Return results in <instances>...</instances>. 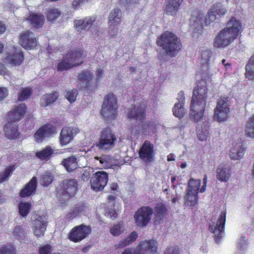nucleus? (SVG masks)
I'll list each match as a JSON object with an SVG mask.
<instances>
[{"mask_svg": "<svg viewBox=\"0 0 254 254\" xmlns=\"http://www.w3.org/2000/svg\"><path fill=\"white\" fill-rule=\"evenodd\" d=\"M207 92V80L201 79L198 80L193 89L190 105V116L195 122H198L203 117Z\"/></svg>", "mask_w": 254, "mask_h": 254, "instance_id": "f257e3e1", "label": "nucleus"}, {"mask_svg": "<svg viewBox=\"0 0 254 254\" xmlns=\"http://www.w3.org/2000/svg\"><path fill=\"white\" fill-rule=\"evenodd\" d=\"M241 28V22L234 17H231L227 23V27L221 30L214 38V46L223 48L229 46L237 38Z\"/></svg>", "mask_w": 254, "mask_h": 254, "instance_id": "f03ea898", "label": "nucleus"}, {"mask_svg": "<svg viewBox=\"0 0 254 254\" xmlns=\"http://www.w3.org/2000/svg\"><path fill=\"white\" fill-rule=\"evenodd\" d=\"M156 45L161 47L164 53L171 58L176 57L182 48L180 38L174 33L164 31L156 39Z\"/></svg>", "mask_w": 254, "mask_h": 254, "instance_id": "7ed1b4c3", "label": "nucleus"}, {"mask_svg": "<svg viewBox=\"0 0 254 254\" xmlns=\"http://www.w3.org/2000/svg\"><path fill=\"white\" fill-rule=\"evenodd\" d=\"M118 109L116 96L113 93H109L105 97L102 105L101 114L104 120L109 121L116 119L117 116Z\"/></svg>", "mask_w": 254, "mask_h": 254, "instance_id": "20e7f679", "label": "nucleus"}, {"mask_svg": "<svg viewBox=\"0 0 254 254\" xmlns=\"http://www.w3.org/2000/svg\"><path fill=\"white\" fill-rule=\"evenodd\" d=\"M117 139L115 134L109 127L103 128L101 131L98 141L94 144L99 150H108L115 146Z\"/></svg>", "mask_w": 254, "mask_h": 254, "instance_id": "39448f33", "label": "nucleus"}, {"mask_svg": "<svg viewBox=\"0 0 254 254\" xmlns=\"http://www.w3.org/2000/svg\"><path fill=\"white\" fill-rule=\"evenodd\" d=\"M158 248L157 242L153 239L141 241L136 248L124 250L121 254H155Z\"/></svg>", "mask_w": 254, "mask_h": 254, "instance_id": "423d86ee", "label": "nucleus"}, {"mask_svg": "<svg viewBox=\"0 0 254 254\" xmlns=\"http://www.w3.org/2000/svg\"><path fill=\"white\" fill-rule=\"evenodd\" d=\"M92 232L90 225L81 224L74 226L68 234V239L72 242L78 243L89 236Z\"/></svg>", "mask_w": 254, "mask_h": 254, "instance_id": "0eeeda50", "label": "nucleus"}, {"mask_svg": "<svg viewBox=\"0 0 254 254\" xmlns=\"http://www.w3.org/2000/svg\"><path fill=\"white\" fill-rule=\"evenodd\" d=\"M153 210L147 206L139 208L134 214V219L137 226L145 227L150 222Z\"/></svg>", "mask_w": 254, "mask_h": 254, "instance_id": "6e6552de", "label": "nucleus"}, {"mask_svg": "<svg viewBox=\"0 0 254 254\" xmlns=\"http://www.w3.org/2000/svg\"><path fill=\"white\" fill-rule=\"evenodd\" d=\"M19 43L25 50H34L38 47V39L34 33L27 29L20 34Z\"/></svg>", "mask_w": 254, "mask_h": 254, "instance_id": "1a4fd4ad", "label": "nucleus"}, {"mask_svg": "<svg viewBox=\"0 0 254 254\" xmlns=\"http://www.w3.org/2000/svg\"><path fill=\"white\" fill-rule=\"evenodd\" d=\"M226 212L222 211L218 217L216 225L215 226V223L212 221V218L210 219L213 224L211 223L209 224V231L215 234V240L218 243L223 237V233L224 232L225 225L226 222Z\"/></svg>", "mask_w": 254, "mask_h": 254, "instance_id": "9d476101", "label": "nucleus"}, {"mask_svg": "<svg viewBox=\"0 0 254 254\" xmlns=\"http://www.w3.org/2000/svg\"><path fill=\"white\" fill-rule=\"evenodd\" d=\"M122 21V13L119 8H115L111 10L108 16L109 34L112 38L115 37L118 33L120 25Z\"/></svg>", "mask_w": 254, "mask_h": 254, "instance_id": "9b49d317", "label": "nucleus"}, {"mask_svg": "<svg viewBox=\"0 0 254 254\" xmlns=\"http://www.w3.org/2000/svg\"><path fill=\"white\" fill-rule=\"evenodd\" d=\"M138 155L140 160L146 164L153 162L155 156L154 145L149 140H145L139 149Z\"/></svg>", "mask_w": 254, "mask_h": 254, "instance_id": "f8f14e48", "label": "nucleus"}, {"mask_svg": "<svg viewBox=\"0 0 254 254\" xmlns=\"http://www.w3.org/2000/svg\"><path fill=\"white\" fill-rule=\"evenodd\" d=\"M78 182L75 179H64L60 185L58 194L70 198L74 196L77 190Z\"/></svg>", "mask_w": 254, "mask_h": 254, "instance_id": "ddd939ff", "label": "nucleus"}, {"mask_svg": "<svg viewBox=\"0 0 254 254\" xmlns=\"http://www.w3.org/2000/svg\"><path fill=\"white\" fill-rule=\"evenodd\" d=\"M147 103L141 101L138 105H132L130 108L127 110V116L130 120H135L141 121L146 117Z\"/></svg>", "mask_w": 254, "mask_h": 254, "instance_id": "4468645a", "label": "nucleus"}, {"mask_svg": "<svg viewBox=\"0 0 254 254\" xmlns=\"http://www.w3.org/2000/svg\"><path fill=\"white\" fill-rule=\"evenodd\" d=\"M108 181V174L104 171H98L92 176L90 184L91 189L95 191L102 190Z\"/></svg>", "mask_w": 254, "mask_h": 254, "instance_id": "2eb2a0df", "label": "nucleus"}, {"mask_svg": "<svg viewBox=\"0 0 254 254\" xmlns=\"http://www.w3.org/2000/svg\"><path fill=\"white\" fill-rule=\"evenodd\" d=\"M93 73L89 69L82 70L78 73L77 81L80 84V90H91L93 87Z\"/></svg>", "mask_w": 254, "mask_h": 254, "instance_id": "dca6fc26", "label": "nucleus"}, {"mask_svg": "<svg viewBox=\"0 0 254 254\" xmlns=\"http://www.w3.org/2000/svg\"><path fill=\"white\" fill-rule=\"evenodd\" d=\"M57 132V128L53 125L48 123L42 126L34 134L37 142H42L46 137H49Z\"/></svg>", "mask_w": 254, "mask_h": 254, "instance_id": "f3484780", "label": "nucleus"}, {"mask_svg": "<svg viewBox=\"0 0 254 254\" xmlns=\"http://www.w3.org/2000/svg\"><path fill=\"white\" fill-rule=\"evenodd\" d=\"M27 110L25 103L14 105L13 108L7 113V120L14 122H18L25 115Z\"/></svg>", "mask_w": 254, "mask_h": 254, "instance_id": "a211bd4d", "label": "nucleus"}, {"mask_svg": "<svg viewBox=\"0 0 254 254\" xmlns=\"http://www.w3.org/2000/svg\"><path fill=\"white\" fill-rule=\"evenodd\" d=\"M140 129L134 130L133 127L130 129L131 133L137 135L141 132L144 135H152L157 130V124L155 121H147L142 123L140 126Z\"/></svg>", "mask_w": 254, "mask_h": 254, "instance_id": "6ab92c4d", "label": "nucleus"}, {"mask_svg": "<svg viewBox=\"0 0 254 254\" xmlns=\"http://www.w3.org/2000/svg\"><path fill=\"white\" fill-rule=\"evenodd\" d=\"M3 131L5 137L10 140L17 139L21 134L19 131L18 124L9 120L4 125Z\"/></svg>", "mask_w": 254, "mask_h": 254, "instance_id": "aec40b11", "label": "nucleus"}, {"mask_svg": "<svg viewBox=\"0 0 254 254\" xmlns=\"http://www.w3.org/2000/svg\"><path fill=\"white\" fill-rule=\"evenodd\" d=\"M78 132V129L75 127H63L59 136L61 144L63 146L67 145Z\"/></svg>", "mask_w": 254, "mask_h": 254, "instance_id": "412c9836", "label": "nucleus"}, {"mask_svg": "<svg viewBox=\"0 0 254 254\" xmlns=\"http://www.w3.org/2000/svg\"><path fill=\"white\" fill-rule=\"evenodd\" d=\"M48 222L44 216L36 215L35 219L33 221V231L37 237L44 236L46 230Z\"/></svg>", "mask_w": 254, "mask_h": 254, "instance_id": "4be33fe9", "label": "nucleus"}, {"mask_svg": "<svg viewBox=\"0 0 254 254\" xmlns=\"http://www.w3.org/2000/svg\"><path fill=\"white\" fill-rule=\"evenodd\" d=\"M37 188V179L34 176L20 190L19 196L24 198L33 195L36 193Z\"/></svg>", "mask_w": 254, "mask_h": 254, "instance_id": "5701e85b", "label": "nucleus"}, {"mask_svg": "<svg viewBox=\"0 0 254 254\" xmlns=\"http://www.w3.org/2000/svg\"><path fill=\"white\" fill-rule=\"evenodd\" d=\"M184 0H166L163 6V11L168 15H175L180 9Z\"/></svg>", "mask_w": 254, "mask_h": 254, "instance_id": "b1692460", "label": "nucleus"}, {"mask_svg": "<svg viewBox=\"0 0 254 254\" xmlns=\"http://www.w3.org/2000/svg\"><path fill=\"white\" fill-rule=\"evenodd\" d=\"M153 210L155 224H160L161 221L168 214L166 205L163 202L156 204Z\"/></svg>", "mask_w": 254, "mask_h": 254, "instance_id": "393cba45", "label": "nucleus"}, {"mask_svg": "<svg viewBox=\"0 0 254 254\" xmlns=\"http://www.w3.org/2000/svg\"><path fill=\"white\" fill-rule=\"evenodd\" d=\"M96 20L94 16L86 17L82 19L75 20L74 21V27L76 30L81 33L82 31H87L92 26Z\"/></svg>", "mask_w": 254, "mask_h": 254, "instance_id": "a878e982", "label": "nucleus"}, {"mask_svg": "<svg viewBox=\"0 0 254 254\" xmlns=\"http://www.w3.org/2000/svg\"><path fill=\"white\" fill-rule=\"evenodd\" d=\"M27 20L33 28L38 29L42 27L45 22V17L41 13L33 12L30 13Z\"/></svg>", "mask_w": 254, "mask_h": 254, "instance_id": "bb28decb", "label": "nucleus"}, {"mask_svg": "<svg viewBox=\"0 0 254 254\" xmlns=\"http://www.w3.org/2000/svg\"><path fill=\"white\" fill-rule=\"evenodd\" d=\"M24 59L23 52L19 50H15L13 54H8L5 58L6 62L15 66L21 64Z\"/></svg>", "mask_w": 254, "mask_h": 254, "instance_id": "cd10ccee", "label": "nucleus"}, {"mask_svg": "<svg viewBox=\"0 0 254 254\" xmlns=\"http://www.w3.org/2000/svg\"><path fill=\"white\" fill-rule=\"evenodd\" d=\"M231 176V171L229 167L226 165H221L216 170V178L221 182H227Z\"/></svg>", "mask_w": 254, "mask_h": 254, "instance_id": "c85d7f7f", "label": "nucleus"}, {"mask_svg": "<svg viewBox=\"0 0 254 254\" xmlns=\"http://www.w3.org/2000/svg\"><path fill=\"white\" fill-rule=\"evenodd\" d=\"M54 153V149L51 145H47L42 150L38 151L35 153L36 157L40 160L47 162L52 157Z\"/></svg>", "mask_w": 254, "mask_h": 254, "instance_id": "c756f323", "label": "nucleus"}, {"mask_svg": "<svg viewBox=\"0 0 254 254\" xmlns=\"http://www.w3.org/2000/svg\"><path fill=\"white\" fill-rule=\"evenodd\" d=\"M61 164L67 172L73 171L77 168V158L75 156L71 155L67 158L64 159L62 161Z\"/></svg>", "mask_w": 254, "mask_h": 254, "instance_id": "7c9ffc66", "label": "nucleus"}, {"mask_svg": "<svg viewBox=\"0 0 254 254\" xmlns=\"http://www.w3.org/2000/svg\"><path fill=\"white\" fill-rule=\"evenodd\" d=\"M59 96V93L57 91H54L52 94L44 95L40 100V106L45 107L53 104L57 100Z\"/></svg>", "mask_w": 254, "mask_h": 254, "instance_id": "2f4dec72", "label": "nucleus"}, {"mask_svg": "<svg viewBox=\"0 0 254 254\" xmlns=\"http://www.w3.org/2000/svg\"><path fill=\"white\" fill-rule=\"evenodd\" d=\"M138 234L135 231L131 232L125 239L121 240L116 245V248L121 249L130 245L137 239Z\"/></svg>", "mask_w": 254, "mask_h": 254, "instance_id": "473e14b6", "label": "nucleus"}, {"mask_svg": "<svg viewBox=\"0 0 254 254\" xmlns=\"http://www.w3.org/2000/svg\"><path fill=\"white\" fill-rule=\"evenodd\" d=\"M83 54V50L81 49L75 50L67 56L66 60L72 64H79V60L82 59Z\"/></svg>", "mask_w": 254, "mask_h": 254, "instance_id": "72a5a7b5", "label": "nucleus"}, {"mask_svg": "<svg viewBox=\"0 0 254 254\" xmlns=\"http://www.w3.org/2000/svg\"><path fill=\"white\" fill-rule=\"evenodd\" d=\"M230 109L225 108V110L214 109L213 118L214 120L219 123L224 122L228 118Z\"/></svg>", "mask_w": 254, "mask_h": 254, "instance_id": "f704fd0d", "label": "nucleus"}, {"mask_svg": "<svg viewBox=\"0 0 254 254\" xmlns=\"http://www.w3.org/2000/svg\"><path fill=\"white\" fill-rule=\"evenodd\" d=\"M245 69L246 77L249 80L254 79V55L250 58Z\"/></svg>", "mask_w": 254, "mask_h": 254, "instance_id": "c9c22d12", "label": "nucleus"}, {"mask_svg": "<svg viewBox=\"0 0 254 254\" xmlns=\"http://www.w3.org/2000/svg\"><path fill=\"white\" fill-rule=\"evenodd\" d=\"M32 89L30 87H21L19 92L17 93V100L22 102L29 99L32 95Z\"/></svg>", "mask_w": 254, "mask_h": 254, "instance_id": "e433bc0d", "label": "nucleus"}, {"mask_svg": "<svg viewBox=\"0 0 254 254\" xmlns=\"http://www.w3.org/2000/svg\"><path fill=\"white\" fill-rule=\"evenodd\" d=\"M244 131L247 136L254 138V114L247 121Z\"/></svg>", "mask_w": 254, "mask_h": 254, "instance_id": "4c0bfd02", "label": "nucleus"}, {"mask_svg": "<svg viewBox=\"0 0 254 254\" xmlns=\"http://www.w3.org/2000/svg\"><path fill=\"white\" fill-rule=\"evenodd\" d=\"M66 59H64L59 63L57 66V71H63L64 70H67L70 68H71L75 66H79L82 64L83 63V60H81L79 64H71L70 62L68 61H66Z\"/></svg>", "mask_w": 254, "mask_h": 254, "instance_id": "58836bf2", "label": "nucleus"}, {"mask_svg": "<svg viewBox=\"0 0 254 254\" xmlns=\"http://www.w3.org/2000/svg\"><path fill=\"white\" fill-rule=\"evenodd\" d=\"M125 230L124 222L123 221L112 226L110 229V233L115 237L121 235Z\"/></svg>", "mask_w": 254, "mask_h": 254, "instance_id": "ea45409f", "label": "nucleus"}, {"mask_svg": "<svg viewBox=\"0 0 254 254\" xmlns=\"http://www.w3.org/2000/svg\"><path fill=\"white\" fill-rule=\"evenodd\" d=\"M184 198L186 205L193 206L197 203L198 200V193H193L192 192L187 191V193Z\"/></svg>", "mask_w": 254, "mask_h": 254, "instance_id": "a19ab883", "label": "nucleus"}, {"mask_svg": "<svg viewBox=\"0 0 254 254\" xmlns=\"http://www.w3.org/2000/svg\"><path fill=\"white\" fill-rule=\"evenodd\" d=\"M32 209V204L29 202H21L18 204L19 213L23 217H26Z\"/></svg>", "mask_w": 254, "mask_h": 254, "instance_id": "79ce46f5", "label": "nucleus"}, {"mask_svg": "<svg viewBox=\"0 0 254 254\" xmlns=\"http://www.w3.org/2000/svg\"><path fill=\"white\" fill-rule=\"evenodd\" d=\"M210 8L216 15L220 17H223L227 12V9L219 2L214 3Z\"/></svg>", "mask_w": 254, "mask_h": 254, "instance_id": "37998d69", "label": "nucleus"}, {"mask_svg": "<svg viewBox=\"0 0 254 254\" xmlns=\"http://www.w3.org/2000/svg\"><path fill=\"white\" fill-rule=\"evenodd\" d=\"M61 14V11L57 8H49L46 12L47 20L51 22H54L60 17Z\"/></svg>", "mask_w": 254, "mask_h": 254, "instance_id": "c03bdc74", "label": "nucleus"}, {"mask_svg": "<svg viewBox=\"0 0 254 254\" xmlns=\"http://www.w3.org/2000/svg\"><path fill=\"white\" fill-rule=\"evenodd\" d=\"M15 168L16 167L14 164H11L7 166L5 170L0 174V184L7 181Z\"/></svg>", "mask_w": 254, "mask_h": 254, "instance_id": "a18cd8bd", "label": "nucleus"}, {"mask_svg": "<svg viewBox=\"0 0 254 254\" xmlns=\"http://www.w3.org/2000/svg\"><path fill=\"white\" fill-rule=\"evenodd\" d=\"M188 184L189 188L187 191L192 192L193 193H198V190L201 184L200 180H194L192 178H191L190 179Z\"/></svg>", "mask_w": 254, "mask_h": 254, "instance_id": "49530a36", "label": "nucleus"}, {"mask_svg": "<svg viewBox=\"0 0 254 254\" xmlns=\"http://www.w3.org/2000/svg\"><path fill=\"white\" fill-rule=\"evenodd\" d=\"M53 181V177L50 172H45L41 175L39 182L43 186H48L52 183Z\"/></svg>", "mask_w": 254, "mask_h": 254, "instance_id": "de8ad7c7", "label": "nucleus"}, {"mask_svg": "<svg viewBox=\"0 0 254 254\" xmlns=\"http://www.w3.org/2000/svg\"><path fill=\"white\" fill-rule=\"evenodd\" d=\"M173 115L179 119L182 118L186 114L184 105L175 104L173 108Z\"/></svg>", "mask_w": 254, "mask_h": 254, "instance_id": "09e8293b", "label": "nucleus"}, {"mask_svg": "<svg viewBox=\"0 0 254 254\" xmlns=\"http://www.w3.org/2000/svg\"><path fill=\"white\" fill-rule=\"evenodd\" d=\"M208 128L209 126H208L206 128L205 125L204 129L202 128V126L201 127V128H199V127L197 128V137L199 140L202 141L207 140L209 133Z\"/></svg>", "mask_w": 254, "mask_h": 254, "instance_id": "8fccbe9b", "label": "nucleus"}, {"mask_svg": "<svg viewBox=\"0 0 254 254\" xmlns=\"http://www.w3.org/2000/svg\"><path fill=\"white\" fill-rule=\"evenodd\" d=\"M245 153V149L241 148L238 150L231 148L230 150V157L233 160H239L243 157Z\"/></svg>", "mask_w": 254, "mask_h": 254, "instance_id": "3c124183", "label": "nucleus"}, {"mask_svg": "<svg viewBox=\"0 0 254 254\" xmlns=\"http://www.w3.org/2000/svg\"><path fill=\"white\" fill-rule=\"evenodd\" d=\"M0 254H15V248L11 244H4L0 248Z\"/></svg>", "mask_w": 254, "mask_h": 254, "instance_id": "603ef678", "label": "nucleus"}, {"mask_svg": "<svg viewBox=\"0 0 254 254\" xmlns=\"http://www.w3.org/2000/svg\"><path fill=\"white\" fill-rule=\"evenodd\" d=\"M229 97H220L218 99L217 105L214 109L217 110H225V108L230 109L229 105L228 104Z\"/></svg>", "mask_w": 254, "mask_h": 254, "instance_id": "864d4df0", "label": "nucleus"}, {"mask_svg": "<svg viewBox=\"0 0 254 254\" xmlns=\"http://www.w3.org/2000/svg\"><path fill=\"white\" fill-rule=\"evenodd\" d=\"M13 234L18 240H23L25 237V232L21 225H18L14 227Z\"/></svg>", "mask_w": 254, "mask_h": 254, "instance_id": "5fc2aeb1", "label": "nucleus"}, {"mask_svg": "<svg viewBox=\"0 0 254 254\" xmlns=\"http://www.w3.org/2000/svg\"><path fill=\"white\" fill-rule=\"evenodd\" d=\"M77 94V90L73 89L66 92L65 97L70 103H72L76 100Z\"/></svg>", "mask_w": 254, "mask_h": 254, "instance_id": "6e6d98bb", "label": "nucleus"}, {"mask_svg": "<svg viewBox=\"0 0 254 254\" xmlns=\"http://www.w3.org/2000/svg\"><path fill=\"white\" fill-rule=\"evenodd\" d=\"M216 18V16L213 12L211 8L209 9L205 19L206 24H209L210 23L214 21Z\"/></svg>", "mask_w": 254, "mask_h": 254, "instance_id": "4d7b16f0", "label": "nucleus"}, {"mask_svg": "<svg viewBox=\"0 0 254 254\" xmlns=\"http://www.w3.org/2000/svg\"><path fill=\"white\" fill-rule=\"evenodd\" d=\"M179 248L178 246H172L168 247L164 252V254H179Z\"/></svg>", "mask_w": 254, "mask_h": 254, "instance_id": "13d9d810", "label": "nucleus"}, {"mask_svg": "<svg viewBox=\"0 0 254 254\" xmlns=\"http://www.w3.org/2000/svg\"><path fill=\"white\" fill-rule=\"evenodd\" d=\"M52 251V246L50 244H46L39 249V254H50Z\"/></svg>", "mask_w": 254, "mask_h": 254, "instance_id": "bf43d9fd", "label": "nucleus"}, {"mask_svg": "<svg viewBox=\"0 0 254 254\" xmlns=\"http://www.w3.org/2000/svg\"><path fill=\"white\" fill-rule=\"evenodd\" d=\"M247 246V239L244 236H241L238 242V248L240 251L246 249Z\"/></svg>", "mask_w": 254, "mask_h": 254, "instance_id": "052dcab7", "label": "nucleus"}, {"mask_svg": "<svg viewBox=\"0 0 254 254\" xmlns=\"http://www.w3.org/2000/svg\"><path fill=\"white\" fill-rule=\"evenodd\" d=\"M212 52L210 50H204L201 53V59L205 61V62L208 63L210 58L211 57Z\"/></svg>", "mask_w": 254, "mask_h": 254, "instance_id": "680f3d73", "label": "nucleus"}, {"mask_svg": "<svg viewBox=\"0 0 254 254\" xmlns=\"http://www.w3.org/2000/svg\"><path fill=\"white\" fill-rule=\"evenodd\" d=\"M8 95V91L6 87H0V102L4 100Z\"/></svg>", "mask_w": 254, "mask_h": 254, "instance_id": "e2e57ef3", "label": "nucleus"}, {"mask_svg": "<svg viewBox=\"0 0 254 254\" xmlns=\"http://www.w3.org/2000/svg\"><path fill=\"white\" fill-rule=\"evenodd\" d=\"M178 102L176 104H180V105H184L185 101V97L184 92L183 91H181L178 94Z\"/></svg>", "mask_w": 254, "mask_h": 254, "instance_id": "0e129e2a", "label": "nucleus"}, {"mask_svg": "<svg viewBox=\"0 0 254 254\" xmlns=\"http://www.w3.org/2000/svg\"><path fill=\"white\" fill-rule=\"evenodd\" d=\"M90 177V171L88 169L83 170V173L81 175V178L84 182L87 181Z\"/></svg>", "mask_w": 254, "mask_h": 254, "instance_id": "69168bd1", "label": "nucleus"}, {"mask_svg": "<svg viewBox=\"0 0 254 254\" xmlns=\"http://www.w3.org/2000/svg\"><path fill=\"white\" fill-rule=\"evenodd\" d=\"M107 214L108 216L113 219H116L118 215V213L116 212L115 209H109L108 211L107 212Z\"/></svg>", "mask_w": 254, "mask_h": 254, "instance_id": "338daca9", "label": "nucleus"}, {"mask_svg": "<svg viewBox=\"0 0 254 254\" xmlns=\"http://www.w3.org/2000/svg\"><path fill=\"white\" fill-rule=\"evenodd\" d=\"M104 73V70L103 69L97 68L96 71V80L98 82L100 80V78L103 77V75Z\"/></svg>", "mask_w": 254, "mask_h": 254, "instance_id": "774afa93", "label": "nucleus"}]
</instances>
